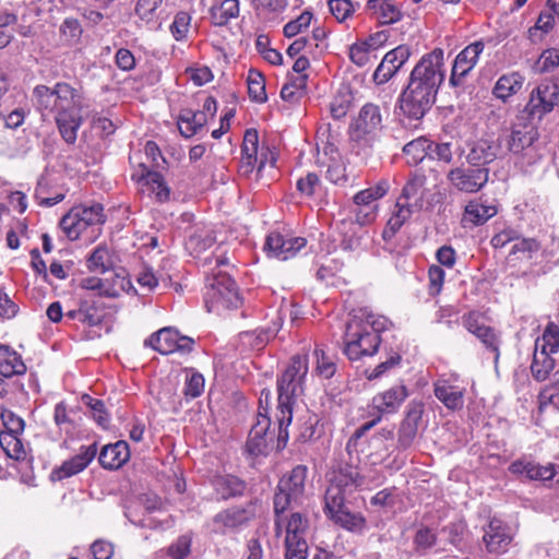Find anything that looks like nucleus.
<instances>
[{
	"instance_id": "31",
	"label": "nucleus",
	"mask_w": 559,
	"mask_h": 559,
	"mask_svg": "<svg viewBox=\"0 0 559 559\" xmlns=\"http://www.w3.org/2000/svg\"><path fill=\"white\" fill-rule=\"evenodd\" d=\"M178 334L179 332L173 328H163L145 340L144 345L163 355H168L176 352Z\"/></svg>"
},
{
	"instance_id": "15",
	"label": "nucleus",
	"mask_w": 559,
	"mask_h": 559,
	"mask_svg": "<svg viewBox=\"0 0 559 559\" xmlns=\"http://www.w3.org/2000/svg\"><path fill=\"white\" fill-rule=\"evenodd\" d=\"M484 43L481 40H477L466 46L455 57L449 80L452 86L456 87L463 85L466 75L477 64L479 56L484 51Z\"/></svg>"
},
{
	"instance_id": "17",
	"label": "nucleus",
	"mask_w": 559,
	"mask_h": 559,
	"mask_svg": "<svg viewBox=\"0 0 559 559\" xmlns=\"http://www.w3.org/2000/svg\"><path fill=\"white\" fill-rule=\"evenodd\" d=\"M409 56L411 50L404 45L397 46L386 52L373 72V82L378 85L389 82L406 63Z\"/></svg>"
},
{
	"instance_id": "64",
	"label": "nucleus",
	"mask_w": 559,
	"mask_h": 559,
	"mask_svg": "<svg viewBox=\"0 0 559 559\" xmlns=\"http://www.w3.org/2000/svg\"><path fill=\"white\" fill-rule=\"evenodd\" d=\"M191 552V538L187 535L180 536L176 543L168 547V556L171 559H188Z\"/></svg>"
},
{
	"instance_id": "16",
	"label": "nucleus",
	"mask_w": 559,
	"mask_h": 559,
	"mask_svg": "<svg viewBox=\"0 0 559 559\" xmlns=\"http://www.w3.org/2000/svg\"><path fill=\"white\" fill-rule=\"evenodd\" d=\"M132 179L142 188H146L158 203H165L170 199V188L167 186L164 177L153 171L144 163L139 164V169L132 174Z\"/></svg>"
},
{
	"instance_id": "47",
	"label": "nucleus",
	"mask_w": 559,
	"mask_h": 559,
	"mask_svg": "<svg viewBox=\"0 0 559 559\" xmlns=\"http://www.w3.org/2000/svg\"><path fill=\"white\" fill-rule=\"evenodd\" d=\"M61 40L68 45H76L83 34V27L78 19L66 17L59 27Z\"/></svg>"
},
{
	"instance_id": "25",
	"label": "nucleus",
	"mask_w": 559,
	"mask_h": 559,
	"mask_svg": "<svg viewBox=\"0 0 559 559\" xmlns=\"http://www.w3.org/2000/svg\"><path fill=\"white\" fill-rule=\"evenodd\" d=\"M427 177L421 173H413L404 185L400 197L401 202L409 203L413 207L423 209L425 198V186Z\"/></svg>"
},
{
	"instance_id": "53",
	"label": "nucleus",
	"mask_w": 559,
	"mask_h": 559,
	"mask_svg": "<svg viewBox=\"0 0 559 559\" xmlns=\"http://www.w3.org/2000/svg\"><path fill=\"white\" fill-rule=\"evenodd\" d=\"M82 402L91 409L95 421L103 428H106L109 424V415L105 409L104 402L90 395H83Z\"/></svg>"
},
{
	"instance_id": "14",
	"label": "nucleus",
	"mask_w": 559,
	"mask_h": 559,
	"mask_svg": "<svg viewBox=\"0 0 559 559\" xmlns=\"http://www.w3.org/2000/svg\"><path fill=\"white\" fill-rule=\"evenodd\" d=\"M307 245L304 237H286L277 231L270 233L264 242V251L269 257L286 261L294 258Z\"/></svg>"
},
{
	"instance_id": "2",
	"label": "nucleus",
	"mask_w": 559,
	"mask_h": 559,
	"mask_svg": "<svg viewBox=\"0 0 559 559\" xmlns=\"http://www.w3.org/2000/svg\"><path fill=\"white\" fill-rule=\"evenodd\" d=\"M34 103L44 116L46 111L55 114V121L62 139L73 144L82 126V95L66 82H58L52 87L37 85L33 91Z\"/></svg>"
},
{
	"instance_id": "41",
	"label": "nucleus",
	"mask_w": 559,
	"mask_h": 559,
	"mask_svg": "<svg viewBox=\"0 0 559 559\" xmlns=\"http://www.w3.org/2000/svg\"><path fill=\"white\" fill-rule=\"evenodd\" d=\"M557 358L535 347L531 365L532 376L537 381H544L556 366Z\"/></svg>"
},
{
	"instance_id": "1",
	"label": "nucleus",
	"mask_w": 559,
	"mask_h": 559,
	"mask_svg": "<svg viewBox=\"0 0 559 559\" xmlns=\"http://www.w3.org/2000/svg\"><path fill=\"white\" fill-rule=\"evenodd\" d=\"M443 55L442 49L436 48L424 55L412 70L408 84L400 96L401 110L408 118L420 120L435 104L444 81Z\"/></svg>"
},
{
	"instance_id": "38",
	"label": "nucleus",
	"mask_w": 559,
	"mask_h": 559,
	"mask_svg": "<svg viewBox=\"0 0 559 559\" xmlns=\"http://www.w3.org/2000/svg\"><path fill=\"white\" fill-rule=\"evenodd\" d=\"M207 120L203 112L193 111L191 109H182L178 117V128L180 133L186 138H191L206 124Z\"/></svg>"
},
{
	"instance_id": "60",
	"label": "nucleus",
	"mask_w": 559,
	"mask_h": 559,
	"mask_svg": "<svg viewBox=\"0 0 559 559\" xmlns=\"http://www.w3.org/2000/svg\"><path fill=\"white\" fill-rule=\"evenodd\" d=\"M87 266L93 272H106L110 266L107 249L97 247L91 254Z\"/></svg>"
},
{
	"instance_id": "22",
	"label": "nucleus",
	"mask_w": 559,
	"mask_h": 559,
	"mask_svg": "<svg viewBox=\"0 0 559 559\" xmlns=\"http://www.w3.org/2000/svg\"><path fill=\"white\" fill-rule=\"evenodd\" d=\"M345 498H338L334 504L330 499L324 498V512L335 523L344 528L355 530L364 525V519L355 513H350L345 506Z\"/></svg>"
},
{
	"instance_id": "33",
	"label": "nucleus",
	"mask_w": 559,
	"mask_h": 559,
	"mask_svg": "<svg viewBox=\"0 0 559 559\" xmlns=\"http://www.w3.org/2000/svg\"><path fill=\"white\" fill-rule=\"evenodd\" d=\"M117 283L114 285L108 284V280H102L98 277H85L80 282V286L86 290L97 292L99 296L107 298H117L123 290L124 278L117 277Z\"/></svg>"
},
{
	"instance_id": "62",
	"label": "nucleus",
	"mask_w": 559,
	"mask_h": 559,
	"mask_svg": "<svg viewBox=\"0 0 559 559\" xmlns=\"http://www.w3.org/2000/svg\"><path fill=\"white\" fill-rule=\"evenodd\" d=\"M559 403V390L554 385V376L551 382L545 385L538 394V407L544 412L549 405H557Z\"/></svg>"
},
{
	"instance_id": "58",
	"label": "nucleus",
	"mask_w": 559,
	"mask_h": 559,
	"mask_svg": "<svg viewBox=\"0 0 559 559\" xmlns=\"http://www.w3.org/2000/svg\"><path fill=\"white\" fill-rule=\"evenodd\" d=\"M555 26V17L549 12H542L533 27L528 29V37L532 41H537L542 39V35H538V32L542 34L549 33Z\"/></svg>"
},
{
	"instance_id": "3",
	"label": "nucleus",
	"mask_w": 559,
	"mask_h": 559,
	"mask_svg": "<svg viewBox=\"0 0 559 559\" xmlns=\"http://www.w3.org/2000/svg\"><path fill=\"white\" fill-rule=\"evenodd\" d=\"M308 373L307 356H294L285 371L277 379L278 405L276 418L278 421L280 437L285 432L293 419V406L298 396L302 395L305 380Z\"/></svg>"
},
{
	"instance_id": "63",
	"label": "nucleus",
	"mask_w": 559,
	"mask_h": 559,
	"mask_svg": "<svg viewBox=\"0 0 559 559\" xmlns=\"http://www.w3.org/2000/svg\"><path fill=\"white\" fill-rule=\"evenodd\" d=\"M204 391V378L199 372H192L186 379L183 394L187 399L199 397Z\"/></svg>"
},
{
	"instance_id": "10",
	"label": "nucleus",
	"mask_w": 559,
	"mask_h": 559,
	"mask_svg": "<svg viewBox=\"0 0 559 559\" xmlns=\"http://www.w3.org/2000/svg\"><path fill=\"white\" fill-rule=\"evenodd\" d=\"M435 396L449 411L455 412L464 407L466 388L457 376H441L433 383Z\"/></svg>"
},
{
	"instance_id": "51",
	"label": "nucleus",
	"mask_w": 559,
	"mask_h": 559,
	"mask_svg": "<svg viewBox=\"0 0 559 559\" xmlns=\"http://www.w3.org/2000/svg\"><path fill=\"white\" fill-rule=\"evenodd\" d=\"M20 433H0V445L8 456L20 460L25 456V450L22 441L19 439Z\"/></svg>"
},
{
	"instance_id": "43",
	"label": "nucleus",
	"mask_w": 559,
	"mask_h": 559,
	"mask_svg": "<svg viewBox=\"0 0 559 559\" xmlns=\"http://www.w3.org/2000/svg\"><path fill=\"white\" fill-rule=\"evenodd\" d=\"M367 7L382 24H393L401 20V11L390 0H368Z\"/></svg>"
},
{
	"instance_id": "57",
	"label": "nucleus",
	"mask_w": 559,
	"mask_h": 559,
	"mask_svg": "<svg viewBox=\"0 0 559 559\" xmlns=\"http://www.w3.org/2000/svg\"><path fill=\"white\" fill-rule=\"evenodd\" d=\"M377 56L361 41H356L349 48V59L358 67H365Z\"/></svg>"
},
{
	"instance_id": "59",
	"label": "nucleus",
	"mask_w": 559,
	"mask_h": 559,
	"mask_svg": "<svg viewBox=\"0 0 559 559\" xmlns=\"http://www.w3.org/2000/svg\"><path fill=\"white\" fill-rule=\"evenodd\" d=\"M314 355L317 357L316 371L325 379L332 378L336 371V365L332 357L326 355L323 348H316Z\"/></svg>"
},
{
	"instance_id": "42",
	"label": "nucleus",
	"mask_w": 559,
	"mask_h": 559,
	"mask_svg": "<svg viewBox=\"0 0 559 559\" xmlns=\"http://www.w3.org/2000/svg\"><path fill=\"white\" fill-rule=\"evenodd\" d=\"M211 21L214 25H226L231 19L239 15L238 0H222L217 5H213L210 10Z\"/></svg>"
},
{
	"instance_id": "24",
	"label": "nucleus",
	"mask_w": 559,
	"mask_h": 559,
	"mask_svg": "<svg viewBox=\"0 0 559 559\" xmlns=\"http://www.w3.org/2000/svg\"><path fill=\"white\" fill-rule=\"evenodd\" d=\"M407 396L408 391L406 386L399 384L373 396L372 405L381 414H391L400 408Z\"/></svg>"
},
{
	"instance_id": "50",
	"label": "nucleus",
	"mask_w": 559,
	"mask_h": 559,
	"mask_svg": "<svg viewBox=\"0 0 559 559\" xmlns=\"http://www.w3.org/2000/svg\"><path fill=\"white\" fill-rule=\"evenodd\" d=\"M73 209L79 211L78 215L86 228L94 225H100L105 222V215L103 213L104 209L99 203H94L91 206H75Z\"/></svg>"
},
{
	"instance_id": "32",
	"label": "nucleus",
	"mask_w": 559,
	"mask_h": 559,
	"mask_svg": "<svg viewBox=\"0 0 559 559\" xmlns=\"http://www.w3.org/2000/svg\"><path fill=\"white\" fill-rule=\"evenodd\" d=\"M524 81L525 78L520 72L503 74L497 80L492 93L497 98L506 102L522 90Z\"/></svg>"
},
{
	"instance_id": "39",
	"label": "nucleus",
	"mask_w": 559,
	"mask_h": 559,
	"mask_svg": "<svg viewBox=\"0 0 559 559\" xmlns=\"http://www.w3.org/2000/svg\"><path fill=\"white\" fill-rule=\"evenodd\" d=\"M535 347L559 359V325L549 322L542 336L536 338Z\"/></svg>"
},
{
	"instance_id": "20",
	"label": "nucleus",
	"mask_w": 559,
	"mask_h": 559,
	"mask_svg": "<svg viewBox=\"0 0 559 559\" xmlns=\"http://www.w3.org/2000/svg\"><path fill=\"white\" fill-rule=\"evenodd\" d=\"M512 539L511 528L497 519L489 522L483 536L487 551L493 555L507 552Z\"/></svg>"
},
{
	"instance_id": "21",
	"label": "nucleus",
	"mask_w": 559,
	"mask_h": 559,
	"mask_svg": "<svg viewBox=\"0 0 559 559\" xmlns=\"http://www.w3.org/2000/svg\"><path fill=\"white\" fill-rule=\"evenodd\" d=\"M424 404L421 402L412 401L407 405L406 416L401 423L397 433V448L406 450L413 444L417 431L418 424L423 418Z\"/></svg>"
},
{
	"instance_id": "18",
	"label": "nucleus",
	"mask_w": 559,
	"mask_h": 559,
	"mask_svg": "<svg viewBox=\"0 0 559 559\" xmlns=\"http://www.w3.org/2000/svg\"><path fill=\"white\" fill-rule=\"evenodd\" d=\"M253 518L254 511L251 507H233L213 518V531L218 534H226L246 525Z\"/></svg>"
},
{
	"instance_id": "19",
	"label": "nucleus",
	"mask_w": 559,
	"mask_h": 559,
	"mask_svg": "<svg viewBox=\"0 0 559 559\" xmlns=\"http://www.w3.org/2000/svg\"><path fill=\"white\" fill-rule=\"evenodd\" d=\"M96 453L97 449L95 443L81 447L78 454L64 461L59 467L51 472L50 478L56 481L79 474L88 466L96 456Z\"/></svg>"
},
{
	"instance_id": "29",
	"label": "nucleus",
	"mask_w": 559,
	"mask_h": 559,
	"mask_svg": "<svg viewBox=\"0 0 559 559\" xmlns=\"http://www.w3.org/2000/svg\"><path fill=\"white\" fill-rule=\"evenodd\" d=\"M26 372L22 356L12 347L0 344V374L4 378L21 376Z\"/></svg>"
},
{
	"instance_id": "23",
	"label": "nucleus",
	"mask_w": 559,
	"mask_h": 559,
	"mask_svg": "<svg viewBox=\"0 0 559 559\" xmlns=\"http://www.w3.org/2000/svg\"><path fill=\"white\" fill-rule=\"evenodd\" d=\"M509 471L513 475H523L531 480H550L555 476L554 465H539L524 457L512 462Z\"/></svg>"
},
{
	"instance_id": "11",
	"label": "nucleus",
	"mask_w": 559,
	"mask_h": 559,
	"mask_svg": "<svg viewBox=\"0 0 559 559\" xmlns=\"http://www.w3.org/2000/svg\"><path fill=\"white\" fill-rule=\"evenodd\" d=\"M263 396L267 404L271 397V392L269 390H263L261 392L257 423L251 428L246 444L248 452L254 456L266 454L269 448L267 430L270 428L271 420L267 416V406H263Z\"/></svg>"
},
{
	"instance_id": "52",
	"label": "nucleus",
	"mask_w": 559,
	"mask_h": 559,
	"mask_svg": "<svg viewBox=\"0 0 559 559\" xmlns=\"http://www.w3.org/2000/svg\"><path fill=\"white\" fill-rule=\"evenodd\" d=\"M408 204L409 203L396 200L395 209L389 219L393 229H401L404 223L407 222L414 213L421 210L419 207H413Z\"/></svg>"
},
{
	"instance_id": "48",
	"label": "nucleus",
	"mask_w": 559,
	"mask_h": 559,
	"mask_svg": "<svg viewBox=\"0 0 559 559\" xmlns=\"http://www.w3.org/2000/svg\"><path fill=\"white\" fill-rule=\"evenodd\" d=\"M78 213L79 211L72 209L60 221V227L70 240H76L87 229Z\"/></svg>"
},
{
	"instance_id": "56",
	"label": "nucleus",
	"mask_w": 559,
	"mask_h": 559,
	"mask_svg": "<svg viewBox=\"0 0 559 559\" xmlns=\"http://www.w3.org/2000/svg\"><path fill=\"white\" fill-rule=\"evenodd\" d=\"M355 224L350 221H343L340 230L344 234L341 248L345 251H355L360 247V238L355 233Z\"/></svg>"
},
{
	"instance_id": "28",
	"label": "nucleus",
	"mask_w": 559,
	"mask_h": 559,
	"mask_svg": "<svg viewBox=\"0 0 559 559\" xmlns=\"http://www.w3.org/2000/svg\"><path fill=\"white\" fill-rule=\"evenodd\" d=\"M130 457L129 444L126 441H118L105 445L98 456L99 464L107 469H117Z\"/></svg>"
},
{
	"instance_id": "35",
	"label": "nucleus",
	"mask_w": 559,
	"mask_h": 559,
	"mask_svg": "<svg viewBox=\"0 0 559 559\" xmlns=\"http://www.w3.org/2000/svg\"><path fill=\"white\" fill-rule=\"evenodd\" d=\"M497 214L495 204H487L480 200L469 201L465 206L464 221L474 225H481Z\"/></svg>"
},
{
	"instance_id": "61",
	"label": "nucleus",
	"mask_w": 559,
	"mask_h": 559,
	"mask_svg": "<svg viewBox=\"0 0 559 559\" xmlns=\"http://www.w3.org/2000/svg\"><path fill=\"white\" fill-rule=\"evenodd\" d=\"M313 15L309 11L302 12L296 20L288 22L284 26V35L286 37H294L301 33L304 29L308 28Z\"/></svg>"
},
{
	"instance_id": "40",
	"label": "nucleus",
	"mask_w": 559,
	"mask_h": 559,
	"mask_svg": "<svg viewBox=\"0 0 559 559\" xmlns=\"http://www.w3.org/2000/svg\"><path fill=\"white\" fill-rule=\"evenodd\" d=\"M497 157L496 145L488 141H478L467 154V162L477 167H484Z\"/></svg>"
},
{
	"instance_id": "5",
	"label": "nucleus",
	"mask_w": 559,
	"mask_h": 559,
	"mask_svg": "<svg viewBox=\"0 0 559 559\" xmlns=\"http://www.w3.org/2000/svg\"><path fill=\"white\" fill-rule=\"evenodd\" d=\"M275 535L285 534L286 559H307L309 521L300 512L289 515L285 512L275 513Z\"/></svg>"
},
{
	"instance_id": "6",
	"label": "nucleus",
	"mask_w": 559,
	"mask_h": 559,
	"mask_svg": "<svg viewBox=\"0 0 559 559\" xmlns=\"http://www.w3.org/2000/svg\"><path fill=\"white\" fill-rule=\"evenodd\" d=\"M381 337L378 333L367 331L360 318H353L346 324L344 335V354L350 360H358L364 356H372L378 352Z\"/></svg>"
},
{
	"instance_id": "26",
	"label": "nucleus",
	"mask_w": 559,
	"mask_h": 559,
	"mask_svg": "<svg viewBox=\"0 0 559 559\" xmlns=\"http://www.w3.org/2000/svg\"><path fill=\"white\" fill-rule=\"evenodd\" d=\"M538 136L537 128L533 123L514 124L508 138V148L514 154L522 153L530 147Z\"/></svg>"
},
{
	"instance_id": "49",
	"label": "nucleus",
	"mask_w": 559,
	"mask_h": 559,
	"mask_svg": "<svg viewBox=\"0 0 559 559\" xmlns=\"http://www.w3.org/2000/svg\"><path fill=\"white\" fill-rule=\"evenodd\" d=\"M81 323L87 326H96L103 321V311L94 300L87 298L80 299Z\"/></svg>"
},
{
	"instance_id": "9",
	"label": "nucleus",
	"mask_w": 559,
	"mask_h": 559,
	"mask_svg": "<svg viewBox=\"0 0 559 559\" xmlns=\"http://www.w3.org/2000/svg\"><path fill=\"white\" fill-rule=\"evenodd\" d=\"M306 478L307 467L298 465L280 479L273 500L274 513L285 512L292 503L298 502L305 491Z\"/></svg>"
},
{
	"instance_id": "34",
	"label": "nucleus",
	"mask_w": 559,
	"mask_h": 559,
	"mask_svg": "<svg viewBox=\"0 0 559 559\" xmlns=\"http://www.w3.org/2000/svg\"><path fill=\"white\" fill-rule=\"evenodd\" d=\"M216 238L214 231L206 226H198L190 233L186 247L191 254H200L211 248Z\"/></svg>"
},
{
	"instance_id": "37",
	"label": "nucleus",
	"mask_w": 559,
	"mask_h": 559,
	"mask_svg": "<svg viewBox=\"0 0 559 559\" xmlns=\"http://www.w3.org/2000/svg\"><path fill=\"white\" fill-rule=\"evenodd\" d=\"M390 190V183L386 179H381L376 186L357 192L353 201L356 206H367L378 209L377 201L383 198Z\"/></svg>"
},
{
	"instance_id": "45",
	"label": "nucleus",
	"mask_w": 559,
	"mask_h": 559,
	"mask_svg": "<svg viewBox=\"0 0 559 559\" xmlns=\"http://www.w3.org/2000/svg\"><path fill=\"white\" fill-rule=\"evenodd\" d=\"M307 84V75H296L290 78L281 90L283 100L290 104L297 103L304 95Z\"/></svg>"
},
{
	"instance_id": "54",
	"label": "nucleus",
	"mask_w": 559,
	"mask_h": 559,
	"mask_svg": "<svg viewBox=\"0 0 559 559\" xmlns=\"http://www.w3.org/2000/svg\"><path fill=\"white\" fill-rule=\"evenodd\" d=\"M476 337L495 355V364H498L501 344L499 334L491 326H486Z\"/></svg>"
},
{
	"instance_id": "44",
	"label": "nucleus",
	"mask_w": 559,
	"mask_h": 559,
	"mask_svg": "<svg viewBox=\"0 0 559 559\" xmlns=\"http://www.w3.org/2000/svg\"><path fill=\"white\" fill-rule=\"evenodd\" d=\"M280 326L247 331L240 334L241 342L252 349L260 350L272 340Z\"/></svg>"
},
{
	"instance_id": "7",
	"label": "nucleus",
	"mask_w": 559,
	"mask_h": 559,
	"mask_svg": "<svg viewBox=\"0 0 559 559\" xmlns=\"http://www.w3.org/2000/svg\"><path fill=\"white\" fill-rule=\"evenodd\" d=\"M369 488L367 477L360 474L357 466L348 463H340L329 474V486L324 498L334 504L338 498H345L357 489Z\"/></svg>"
},
{
	"instance_id": "4",
	"label": "nucleus",
	"mask_w": 559,
	"mask_h": 559,
	"mask_svg": "<svg viewBox=\"0 0 559 559\" xmlns=\"http://www.w3.org/2000/svg\"><path fill=\"white\" fill-rule=\"evenodd\" d=\"M229 260L224 254H211L203 260V266L209 269L206 274L207 290L205 293V302L209 311L224 308H237L241 301L239 298L237 285L227 272L218 270L221 266H227Z\"/></svg>"
},
{
	"instance_id": "13",
	"label": "nucleus",
	"mask_w": 559,
	"mask_h": 559,
	"mask_svg": "<svg viewBox=\"0 0 559 559\" xmlns=\"http://www.w3.org/2000/svg\"><path fill=\"white\" fill-rule=\"evenodd\" d=\"M267 154L261 152L259 155V135L254 129L246 131L241 147V160L239 171L242 176H250L254 168L261 173L265 166Z\"/></svg>"
},
{
	"instance_id": "36",
	"label": "nucleus",
	"mask_w": 559,
	"mask_h": 559,
	"mask_svg": "<svg viewBox=\"0 0 559 559\" xmlns=\"http://www.w3.org/2000/svg\"><path fill=\"white\" fill-rule=\"evenodd\" d=\"M432 141L425 136H419L406 143L403 146V154L406 163L411 166H416L421 163L426 157H429V150H431Z\"/></svg>"
},
{
	"instance_id": "55",
	"label": "nucleus",
	"mask_w": 559,
	"mask_h": 559,
	"mask_svg": "<svg viewBox=\"0 0 559 559\" xmlns=\"http://www.w3.org/2000/svg\"><path fill=\"white\" fill-rule=\"evenodd\" d=\"M559 67V51L555 48L544 50L535 63L538 73H548Z\"/></svg>"
},
{
	"instance_id": "12",
	"label": "nucleus",
	"mask_w": 559,
	"mask_h": 559,
	"mask_svg": "<svg viewBox=\"0 0 559 559\" xmlns=\"http://www.w3.org/2000/svg\"><path fill=\"white\" fill-rule=\"evenodd\" d=\"M447 178L459 191L474 193L479 191L489 179V169L486 167L451 169Z\"/></svg>"
},
{
	"instance_id": "8",
	"label": "nucleus",
	"mask_w": 559,
	"mask_h": 559,
	"mask_svg": "<svg viewBox=\"0 0 559 559\" xmlns=\"http://www.w3.org/2000/svg\"><path fill=\"white\" fill-rule=\"evenodd\" d=\"M556 107H559V83L544 80L530 92L524 112L531 120L540 121Z\"/></svg>"
},
{
	"instance_id": "46",
	"label": "nucleus",
	"mask_w": 559,
	"mask_h": 559,
	"mask_svg": "<svg viewBox=\"0 0 559 559\" xmlns=\"http://www.w3.org/2000/svg\"><path fill=\"white\" fill-rule=\"evenodd\" d=\"M247 84L248 94L251 100L260 104L266 102L265 80L261 72L254 69L249 70Z\"/></svg>"
},
{
	"instance_id": "27",
	"label": "nucleus",
	"mask_w": 559,
	"mask_h": 559,
	"mask_svg": "<svg viewBox=\"0 0 559 559\" xmlns=\"http://www.w3.org/2000/svg\"><path fill=\"white\" fill-rule=\"evenodd\" d=\"M353 127L359 134H369L380 130L382 127V115L380 107L372 103L365 104L358 117L355 119Z\"/></svg>"
},
{
	"instance_id": "30",
	"label": "nucleus",
	"mask_w": 559,
	"mask_h": 559,
	"mask_svg": "<svg viewBox=\"0 0 559 559\" xmlns=\"http://www.w3.org/2000/svg\"><path fill=\"white\" fill-rule=\"evenodd\" d=\"M217 499L227 500L242 495L246 485L234 475H217L211 480Z\"/></svg>"
}]
</instances>
